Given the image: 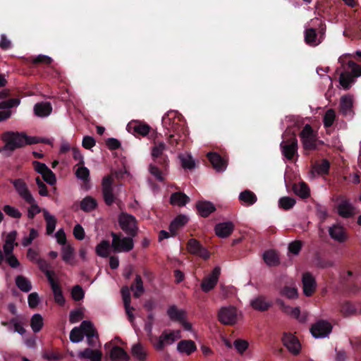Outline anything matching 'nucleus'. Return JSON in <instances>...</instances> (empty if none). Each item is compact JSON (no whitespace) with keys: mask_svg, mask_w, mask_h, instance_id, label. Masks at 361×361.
<instances>
[{"mask_svg":"<svg viewBox=\"0 0 361 361\" xmlns=\"http://www.w3.org/2000/svg\"><path fill=\"white\" fill-rule=\"evenodd\" d=\"M161 123L168 130L166 135L170 133L167 137L168 143L176 149L180 150L189 135L183 116L178 111L171 110L163 116Z\"/></svg>","mask_w":361,"mask_h":361,"instance_id":"nucleus-1","label":"nucleus"},{"mask_svg":"<svg viewBox=\"0 0 361 361\" xmlns=\"http://www.w3.org/2000/svg\"><path fill=\"white\" fill-rule=\"evenodd\" d=\"M166 149L163 141L154 140L152 147L151 155L154 163L149 164V171L160 182L164 181L169 165V157L165 154Z\"/></svg>","mask_w":361,"mask_h":361,"instance_id":"nucleus-2","label":"nucleus"},{"mask_svg":"<svg viewBox=\"0 0 361 361\" xmlns=\"http://www.w3.org/2000/svg\"><path fill=\"white\" fill-rule=\"evenodd\" d=\"M3 140L5 145L0 149L10 150L13 152L18 148H21L27 145H32L39 142L47 143L44 139H39L37 137H30L23 132L7 131L3 134Z\"/></svg>","mask_w":361,"mask_h":361,"instance_id":"nucleus-3","label":"nucleus"},{"mask_svg":"<svg viewBox=\"0 0 361 361\" xmlns=\"http://www.w3.org/2000/svg\"><path fill=\"white\" fill-rule=\"evenodd\" d=\"M112 237L111 247L114 252H128L133 249V237H124L121 233H111Z\"/></svg>","mask_w":361,"mask_h":361,"instance_id":"nucleus-4","label":"nucleus"},{"mask_svg":"<svg viewBox=\"0 0 361 361\" xmlns=\"http://www.w3.org/2000/svg\"><path fill=\"white\" fill-rule=\"evenodd\" d=\"M283 140L280 144L282 154L288 160H292L295 155H298V140L295 134H291L288 137L283 135Z\"/></svg>","mask_w":361,"mask_h":361,"instance_id":"nucleus-5","label":"nucleus"},{"mask_svg":"<svg viewBox=\"0 0 361 361\" xmlns=\"http://www.w3.org/2000/svg\"><path fill=\"white\" fill-rule=\"evenodd\" d=\"M118 224L128 236L134 238L137 235V222L134 216L123 212L118 217Z\"/></svg>","mask_w":361,"mask_h":361,"instance_id":"nucleus-6","label":"nucleus"},{"mask_svg":"<svg viewBox=\"0 0 361 361\" xmlns=\"http://www.w3.org/2000/svg\"><path fill=\"white\" fill-rule=\"evenodd\" d=\"M180 338V331L179 330L167 332L164 330L160 336L157 337L152 344L153 347L158 351L164 350L165 345H170Z\"/></svg>","mask_w":361,"mask_h":361,"instance_id":"nucleus-7","label":"nucleus"},{"mask_svg":"<svg viewBox=\"0 0 361 361\" xmlns=\"http://www.w3.org/2000/svg\"><path fill=\"white\" fill-rule=\"evenodd\" d=\"M300 137L305 150H314L317 147V139L310 124H306L300 133Z\"/></svg>","mask_w":361,"mask_h":361,"instance_id":"nucleus-8","label":"nucleus"},{"mask_svg":"<svg viewBox=\"0 0 361 361\" xmlns=\"http://www.w3.org/2000/svg\"><path fill=\"white\" fill-rule=\"evenodd\" d=\"M218 319L224 325H233L237 322L238 311L233 306L222 307L218 312Z\"/></svg>","mask_w":361,"mask_h":361,"instance_id":"nucleus-9","label":"nucleus"},{"mask_svg":"<svg viewBox=\"0 0 361 361\" xmlns=\"http://www.w3.org/2000/svg\"><path fill=\"white\" fill-rule=\"evenodd\" d=\"M186 247L190 254L198 256L204 260L210 257V252L195 238H190L187 243Z\"/></svg>","mask_w":361,"mask_h":361,"instance_id":"nucleus-10","label":"nucleus"},{"mask_svg":"<svg viewBox=\"0 0 361 361\" xmlns=\"http://www.w3.org/2000/svg\"><path fill=\"white\" fill-rule=\"evenodd\" d=\"M331 324L322 319L317 321L310 328V332L314 338H324L331 332Z\"/></svg>","mask_w":361,"mask_h":361,"instance_id":"nucleus-11","label":"nucleus"},{"mask_svg":"<svg viewBox=\"0 0 361 361\" xmlns=\"http://www.w3.org/2000/svg\"><path fill=\"white\" fill-rule=\"evenodd\" d=\"M81 328L87 336L88 345L91 347H96L97 343L99 341V335L93 324L88 320L82 321L81 322Z\"/></svg>","mask_w":361,"mask_h":361,"instance_id":"nucleus-12","label":"nucleus"},{"mask_svg":"<svg viewBox=\"0 0 361 361\" xmlns=\"http://www.w3.org/2000/svg\"><path fill=\"white\" fill-rule=\"evenodd\" d=\"M127 130L135 137H145L149 133L151 127L145 123L132 121L127 125Z\"/></svg>","mask_w":361,"mask_h":361,"instance_id":"nucleus-13","label":"nucleus"},{"mask_svg":"<svg viewBox=\"0 0 361 361\" xmlns=\"http://www.w3.org/2000/svg\"><path fill=\"white\" fill-rule=\"evenodd\" d=\"M220 274V267H214L212 274L203 279L201 283L202 290L205 293H208L212 290L217 284Z\"/></svg>","mask_w":361,"mask_h":361,"instance_id":"nucleus-14","label":"nucleus"},{"mask_svg":"<svg viewBox=\"0 0 361 361\" xmlns=\"http://www.w3.org/2000/svg\"><path fill=\"white\" fill-rule=\"evenodd\" d=\"M20 103L19 98H11L0 102V109H6L0 111V122L8 119L11 116V111L9 109L18 106Z\"/></svg>","mask_w":361,"mask_h":361,"instance_id":"nucleus-15","label":"nucleus"},{"mask_svg":"<svg viewBox=\"0 0 361 361\" xmlns=\"http://www.w3.org/2000/svg\"><path fill=\"white\" fill-rule=\"evenodd\" d=\"M10 182L13 184L18 194L22 197L25 202L32 201V195L28 190L26 183L22 178H17L11 180Z\"/></svg>","mask_w":361,"mask_h":361,"instance_id":"nucleus-16","label":"nucleus"},{"mask_svg":"<svg viewBox=\"0 0 361 361\" xmlns=\"http://www.w3.org/2000/svg\"><path fill=\"white\" fill-rule=\"evenodd\" d=\"M302 288L305 295L310 297L316 290L317 282L314 277L310 272H305L302 274Z\"/></svg>","mask_w":361,"mask_h":361,"instance_id":"nucleus-17","label":"nucleus"},{"mask_svg":"<svg viewBox=\"0 0 361 361\" xmlns=\"http://www.w3.org/2000/svg\"><path fill=\"white\" fill-rule=\"evenodd\" d=\"M329 234L334 240L341 243L345 242L348 238L346 229L339 224H334L332 226H330L329 228Z\"/></svg>","mask_w":361,"mask_h":361,"instance_id":"nucleus-18","label":"nucleus"},{"mask_svg":"<svg viewBox=\"0 0 361 361\" xmlns=\"http://www.w3.org/2000/svg\"><path fill=\"white\" fill-rule=\"evenodd\" d=\"M282 341L283 345L294 355H298L300 350V343L298 339L292 334L284 333Z\"/></svg>","mask_w":361,"mask_h":361,"instance_id":"nucleus-19","label":"nucleus"},{"mask_svg":"<svg viewBox=\"0 0 361 361\" xmlns=\"http://www.w3.org/2000/svg\"><path fill=\"white\" fill-rule=\"evenodd\" d=\"M234 227L232 221L219 223L214 227L215 233L219 238H226L233 233Z\"/></svg>","mask_w":361,"mask_h":361,"instance_id":"nucleus-20","label":"nucleus"},{"mask_svg":"<svg viewBox=\"0 0 361 361\" xmlns=\"http://www.w3.org/2000/svg\"><path fill=\"white\" fill-rule=\"evenodd\" d=\"M196 208L198 214L202 217L209 216L212 212L216 210L214 204L206 200H200L196 203Z\"/></svg>","mask_w":361,"mask_h":361,"instance_id":"nucleus-21","label":"nucleus"},{"mask_svg":"<svg viewBox=\"0 0 361 361\" xmlns=\"http://www.w3.org/2000/svg\"><path fill=\"white\" fill-rule=\"evenodd\" d=\"M17 234L16 231H12L7 234L3 245L4 252L5 255L12 254L15 246L18 245V243H16Z\"/></svg>","mask_w":361,"mask_h":361,"instance_id":"nucleus-22","label":"nucleus"},{"mask_svg":"<svg viewBox=\"0 0 361 361\" xmlns=\"http://www.w3.org/2000/svg\"><path fill=\"white\" fill-rule=\"evenodd\" d=\"M121 294L123 297V304L126 310V312L128 317V319L130 322H133L134 321V315L133 314V310L134 308L130 307V293L128 287H124L121 290Z\"/></svg>","mask_w":361,"mask_h":361,"instance_id":"nucleus-23","label":"nucleus"},{"mask_svg":"<svg viewBox=\"0 0 361 361\" xmlns=\"http://www.w3.org/2000/svg\"><path fill=\"white\" fill-rule=\"evenodd\" d=\"M250 305L255 310L264 312L271 307L272 303L267 300L264 296L259 295L251 300Z\"/></svg>","mask_w":361,"mask_h":361,"instance_id":"nucleus-24","label":"nucleus"},{"mask_svg":"<svg viewBox=\"0 0 361 361\" xmlns=\"http://www.w3.org/2000/svg\"><path fill=\"white\" fill-rule=\"evenodd\" d=\"M337 209L338 215L345 219L353 217L355 213V207L348 200L342 201Z\"/></svg>","mask_w":361,"mask_h":361,"instance_id":"nucleus-25","label":"nucleus"},{"mask_svg":"<svg viewBox=\"0 0 361 361\" xmlns=\"http://www.w3.org/2000/svg\"><path fill=\"white\" fill-rule=\"evenodd\" d=\"M22 62L25 65H38L45 64L49 65L53 61L52 59L48 56L39 54L36 57L30 56L28 58H22Z\"/></svg>","mask_w":361,"mask_h":361,"instance_id":"nucleus-26","label":"nucleus"},{"mask_svg":"<svg viewBox=\"0 0 361 361\" xmlns=\"http://www.w3.org/2000/svg\"><path fill=\"white\" fill-rule=\"evenodd\" d=\"M207 158L212 166L217 171H224L226 164L222 157L216 152H209L207 154Z\"/></svg>","mask_w":361,"mask_h":361,"instance_id":"nucleus-27","label":"nucleus"},{"mask_svg":"<svg viewBox=\"0 0 361 361\" xmlns=\"http://www.w3.org/2000/svg\"><path fill=\"white\" fill-rule=\"evenodd\" d=\"M112 361H128L130 356L126 351L118 345L114 346L109 353Z\"/></svg>","mask_w":361,"mask_h":361,"instance_id":"nucleus-28","label":"nucleus"},{"mask_svg":"<svg viewBox=\"0 0 361 361\" xmlns=\"http://www.w3.org/2000/svg\"><path fill=\"white\" fill-rule=\"evenodd\" d=\"M177 350L180 353H185L190 355L197 350V346L195 343L192 340H182L178 342Z\"/></svg>","mask_w":361,"mask_h":361,"instance_id":"nucleus-29","label":"nucleus"},{"mask_svg":"<svg viewBox=\"0 0 361 361\" xmlns=\"http://www.w3.org/2000/svg\"><path fill=\"white\" fill-rule=\"evenodd\" d=\"M52 290L54 300L60 306H63L66 302L61 288L59 283L55 280L49 283Z\"/></svg>","mask_w":361,"mask_h":361,"instance_id":"nucleus-30","label":"nucleus"},{"mask_svg":"<svg viewBox=\"0 0 361 361\" xmlns=\"http://www.w3.org/2000/svg\"><path fill=\"white\" fill-rule=\"evenodd\" d=\"M238 199L242 204L245 206L253 205L257 201V195L251 190L247 189L241 192Z\"/></svg>","mask_w":361,"mask_h":361,"instance_id":"nucleus-31","label":"nucleus"},{"mask_svg":"<svg viewBox=\"0 0 361 361\" xmlns=\"http://www.w3.org/2000/svg\"><path fill=\"white\" fill-rule=\"evenodd\" d=\"M330 169V162L324 159L321 163L316 162L312 164L311 173L314 174L316 172L318 175H328Z\"/></svg>","mask_w":361,"mask_h":361,"instance_id":"nucleus-32","label":"nucleus"},{"mask_svg":"<svg viewBox=\"0 0 361 361\" xmlns=\"http://www.w3.org/2000/svg\"><path fill=\"white\" fill-rule=\"evenodd\" d=\"M37 264L40 271L46 276L49 283L55 280V271L49 269L51 264L47 260L42 258Z\"/></svg>","mask_w":361,"mask_h":361,"instance_id":"nucleus-33","label":"nucleus"},{"mask_svg":"<svg viewBox=\"0 0 361 361\" xmlns=\"http://www.w3.org/2000/svg\"><path fill=\"white\" fill-rule=\"evenodd\" d=\"M190 200V197L182 192H173L170 197V203L179 207L185 206Z\"/></svg>","mask_w":361,"mask_h":361,"instance_id":"nucleus-34","label":"nucleus"},{"mask_svg":"<svg viewBox=\"0 0 361 361\" xmlns=\"http://www.w3.org/2000/svg\"><path fill=\"white\" fill-rule=\"evenodd\" d=\"M167 314L171 321L180 322L185 318L186 314L184 310H179L176 305H173L168 308Z\"/></svg>","mask_w":361,"mask_h":361,"instance_id":"nucleus-35","label":"nucleus"},{"mask_svg":"<svg viewBox=\"0 0 361 361\" xmlns=\"http://www.w3.org/2000/svg\"><path fill=\"white\" fill-rule=\"evenodd\" d=\"M188 221L186 216L183 214L178 215L170 224L169 230L172 235H176V231L185 226Z\"/></svg>","mask_w":361,"mask_h":361,"instance_id":"nucleus-36","label":"nucleus"},{"mask_svg":"<svg viewBox=\"0 0 361 361\" xmlns=\"http://www.w3.org/2000/svg\"><path fill=\"white\" fill-rule=\"evenodd\" d=\"M52 111V107L49 102L37 103L34 106L35 114L39 117L49 116Z\"/></svg>","mask_w":361,"mask_h":361,"instance_id":"nucleus-37","label":"nucleus"},{"mask_svg":"<svg viewBox=\"0 0 361 361\" xmlns=\"http://www.w3.org/2000/svg\"><path fill=\"white\" fill-rule=\"evenodd\" d=\"M79 357L85 359H90L92 361H101L102 353L99 350L87 348L83 351L80 352Z\"/></svg>","mask_w":361,"mask_h":361,"instance_id":"nucleus-38","label":"nucleus"},{"mask_svg":"<svg viewBox=\"0 0 361 361\" xmlns=\"http://www.w3.org/2000/svg\"><path fill=\"white\" fill-rule=\"evenodd\" d=\"M353 99L349 95H344L340 102V111L343 115H348L352 112Z\"/></svg>","mask_w":361,"mask_h":361,"instance_id":"nucleus-39","label":"nucleus"},{"mask_svg":"<svg viewBox=\"0 0 361 361\" xmlns=\"http://www.w3.org/2000/svg\"><path fill=\"white\" fill-rule=\"evenodd\" d=\"M293 190L296 195L302 199L307 198L310 195V188L304 182L300 184H293Z\"/></svg>","mask_w":361,"mask_h":361,"instance_id":"nucleus-40","label":"nucleus"},{"mask_svg":"<svg viewBox=\"0 0 361 361\" xmlns=\"http://www.w3.org/2000/svg\"><path fill=\"white\" fill-rule=\"evenodd\" d=\"M263 259L269 267H276L280 264L279 256L274 250L266 251L263 255Z\"/></svg>","mask_w":361,"mask_h":361,"instance_id":"nucleus-41","label":"nucleus"},{"mask_svg":"<svg viewBox=\"0 0 361 361\" xmlns=\"http://www.w3.org/2000/svg\"><path fill=\"white\" fill-rule=\"evenodd\" d=\"M16 284L21 291L25 293H27L32 289L30 281L22 275L16 276Z\"/></svg>","mask_w":361,"mask_h":361,"instance_id":"nucleus-42","label":"nucleus"},{"mask_svg":"<svg viewBox=\"0 0 361 361\" xmlns=\"http://www.w3.org/2000/svg\"><path fill=\"white\" fill-rule=\"evenodd\" d=\"M97 207V200L90 196L85 197L80 202V209L85 212H91L94 210Z\"/></svg>","mask_w":361,"mask_h":361,"instance_id":"nucleus-43","label":"nucleus"},{"mask_svg":"<svg viewBox=\"0 0 361 361\" xmlns=\"http://www.w3.org/2000/svg\"><path fill=\"white\" fill-rule=\"evenodd\" d=\"M355 80L349 71L341 73L339 77V82L344 90H348Z\"/></svg>","mask_w":361,"mask_h":361,"instance_id":"nucleus-44","label":"nucleus"},{"mask_svg":"<svg viewBox=\"0 0 361 361\" xmlns=\"http://www.w3.org/2000/svg\"><path fill=\"white\" fill-rule=\"evenodd\" d=\"M132 355L139 361H145L147 359V352L140 343H136L132 347Z\"/></svg>","mask_w":361,"mask_h":361,"instance_id":"nucleus-45","label":"nucleus"},{"mask_svg":"<svg viewBox=\"0 0 361 361\" xmlns=\"http://www.w3.org/2000/svg\"><path fill=\"white\" fill-rule=\"evenodd\" d=\"M111 244L108 240H102L99 243L95 248L96 253L98 256L102 257H107L109 255V249Z\"/></svg>","mask_w":361,"mask_h":361,"instance_id":"nucleus-46","label":"nucleus"},{"mask_svg":"<svg viewBox=\"0 0 361 361\" xmlns=\"http://www.w3.org/2000/svg\"><path fill=\"white\" fill-rule=\"evenodd\" d=\"M44 218L47 223V234L51 235L56 228V219L46 210L44 211Z\"/></svg>","mask_w":361,"mask_h":361,"instance_id":"nucleus-47","label":"nucleus"},{"mask_svg":"<svg viewBox=\"0 0 361 361\" xmlns=\"http://www.w3.org/2000/svg\"><path fill=\"white\" fill-rule=\"evenodd\" d=\"M317 34L316 29L308 28L305 31V42L310 46H316L318 44L317 42Z\"/></svg>","mask_w":361,"mask_h":361,"instance_id":"nucleus-48","label":"nucleus"},{"mask_svg":"<svg viewBox=\"0 0 361 361\" xmlns=\"http://www.w3.org/2000/svg\"><path fill=\"white\" fill-rule=\"evenodd\" d=\"M85 331L81 328V324L79 327H74L70 332V340L73 343H79L83 340Z\"/></svg>","mask_w":361,"mask_h":361,"instance_id":"nucleus-49","label":"nucleus"},{"mask_svg":"<svg viewBox=\"0 0 361 361\" xmlns=\"http://www.w3.org/2000/svg\"><path fill=\"white\" fill-rule=\"evenodd\" d=\"M131 289H135L134 297L138 298L144 293L143 282L141 276L137 274L134 283L131 285Z\"/></svg>","mask_w":361,"mask_h":361,"instance_id":"nucleus-50","label":"nucleus"},{"mask_svg":"<svg viewBox=\"0 0 361 361\" xmlns=\"http://www.w3.org/2000/svg\"><path fill=\"white\" fill-rule=\"evenodd\" d=\"M44 325L43 318L39 314H35L30 319V326L35 333L39 332Z\"/></svg>","mask_w":361,"mask_h":361,"instance_id":"nucleus-51","label":"nucleus"},{"mask_svg":"<svg viewBox=\"0 0 361 361\" xmlns=\"http://www.w3.org/2000/svg\"><path fill=\"white\" fill-rule=\"evenodd\" d=\"M314 264L315 266L319 269H326L334 266V262L333 261L325 259L319 255H317L315 256Z\"/></svg>","mask_w":361,"mask_h":361,"instance_id":"nucleus-52","label":"nucleus"},{"mask_svg":"<svg viewBox=\"0 0 361 361\" xmlns=\"http://www.w3.org/2000/svg\"><path fill=\"white\" fill-rule=\"evenodd\" d=\"M296 201L294 198L290 197H283L279 200V206L281 209L284 210H289L293 207Z\"/></svg>","mask_w":361,"mask_h":361,"instance_id":"nucleus-53","label":"nucleus"},{"mask_svg":"<svg viewBox=\"0 0 361 361\" xmlns=\"http://www.w3.org/2000/svg\"><path fill=\"white\" fill-rule=\"evenodd\" d=\"M341 312L345 317H348L355 314L357 309L352 302L345 301L341 306Z\"/></svg>","mask_w":361,"mask_h":361,"instance_id":"nucleus-54","label":"nucleus"},{"mask_svg":"<svg viewBox=\"0 0 361 361\" xmlns=\"http://www.w3.org/2000/svg\"><path fill=\"white\" fill-rule=\"evenodd\" d=\"M26 202L30 205L27 210V217L30 219H32L37 214H39L41 212V209L38 206L34 197H32V201Z\"/></svg>","mask_w":361,"mask_h":361,"instance_id":"nucleus-55","label":"nucleus"},{"mask_svg":"<svg viewBox=\"0 0 361 361\" xmlns=\"http://www.w3.org/2000/svg\"><path fill=\"white\" fill-rule=\"evenodd\" d=\"M335 118H336L335 111L332 109H328L326 111L324 116V120H323L324 126L326 128L331 127L333 125V123L335 121Z\"/></svg>","mask_w":361,"mask_h":361,"instance_id":"nucleus-56","label":"nucleus"},{"mask_svg":"<svg viewBox=\"0 0 361 361\" xmlns=\"http://www.w3.org/2000/svg\"><path fill=\"white\" fill-rule=\"evenodd\" d=\"M74 250L71 245H68L62 247V259L66 263L71 264V260L73 256Z\"/></svg>","mask_w":361,"mask_h":361,"instance_id":"nucleus-57","label":"nucleus"},{"mask_svg":"<svg viewBox=\"0 0 361 361\" xmlns=\"http://www.w3.org/2000/svg\"><path fill=\"white\" fill-rule=\"evenodd\" d=\"M71 296L75 301H80L83 299L85 292L80 285H75L71 290Z\"/></svg>","mask_w":361,"mask_h":361,"instance_id":"nucleus-58","label":"nucleus"},{"mask_svg":"<svg viewBox=\"0 0 361 361\" xmlns=\"http://www.w3.org/2000/svg\"><path fill=\"white\" fill-rule=\"evenodd\" d=\"M102 195L106 205L111 206L114 202L115 196L113 193V189L102 190Z\"/></svg>","mask_w":361,"mask_h":361,"instance_id":"nucleus-59","label":"nucleus"},{"mask_svg":"<svg viewBox=\"0 0 361 361\" xmlns=\"http://www.w3.org/2000/svg\"><path fill=\"white\" fill-rule=\"evenodd\" d=\"M75 175L78 178L85 182L89 180L90 171L87 167L82 166L76 170Z\"/></svg>","mask_w":361,"mask_h":361,"instance_id":"nucleus-60","label":"nucleus"},{"mask_svg":"<svg viewBox=\"0 0 361 361\" xmlns=\"http://www.w3.org/2000/svg\"><path fill=\"white\" fill-rule=\"evenodd\" d=\"M42 176L43 180L50 185H54L56 183V176L50 169L42 173Z\"/></svg>","mask_w":361,"mask_h":361,"instance_id":"nucleus-61","label":"nucleus"},{"mask_svg":"<svg viewBox=\"0 0 361 361\" xmlns=\"http://www.w3.org/2000/svg\"><path fill=\"white\" fill-rule=\"evenodd\" d=\"M348 68L350 69V73L353 78L361 76V66L355 63L353 61H349L348 63Z\"/></svg>","mask_w":361,"mask_h":361,"instance_id":"nucleus-62","label":"nucleus"},{"mask_svg":"<svg viewBox=\"0 0 361 361\" xmlns=\"http://www.w3.org/2000/svg\"><path fill=\"white\" fill-rule=\"evenodd\" d=\"M3 210L7 215L15 219H20L22 215L18 209L10 205H5Z\"/></svg>","mask_w":361,"mask_h":361,"instance_id":"nucleus-63","label":"nucleus"},{"mask_svg":"<svg viewBox=\"0 0 361 361\" xmlns=\"http://www.w3.org/2000/svg\"><path fill=\"white\" fill-rule=\"evenodd\" d=\"M281 293L289 299H295L298 297V290L295 288L285 286Z\"/></svg>","mask_w":361,"mask_h":361,"instance_id":"nucleus-64","label":"nucleus"}]
</instances>
